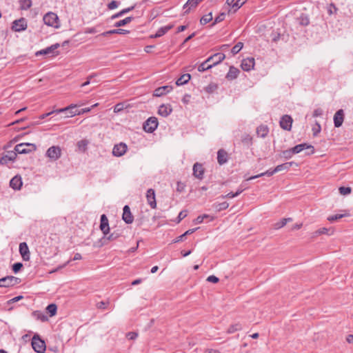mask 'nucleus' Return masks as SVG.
I'll return each mask as SVG.
<instances>
[{"label": "nucleus", "mask_w": 353, "mask_h": 353, "mask_svg": "<svg viewBox=\"0 0 353 353\" xmlns=\"http://www.w3.org/2000/svg\"><path fill=\"white\" fill-rule=\"evenodd\" d=\"M130 32V30L123 29V28H117L114 30H111L109 31H107L103 33L104 35L111 34H125Z\"/></svg>", "instance_id": "34"}, {"label": "nucleus", "mask_w": 353, "mask_h": 353, "mask_svg": "<svg viewBox=\"0 0 353 353\" xmlns=\"http://www.w3.org/2000/svg\"><path fill=\"white\" fill-rule=\"evenodd\" d=\"M78 105L71 104L68 107L56 110V113H65V117H72L79 115L78 110L77 109Z\"/></svg>", "instance_id": "4"}, {"label": "nucleus", "mask_w": 353, "mask_h": 353, "mask_svg": "<svg viewBox=\"0 0 353 353\" xmlns=\"http://www.w3.org/2000/svg\"><path fill=\"white\" fill-rule=\"evenodd\" d=\"M187 216V211L186 210H182L179 212L178 215V223H179L181 220H183L185 216Z\"/></svg>", "instance_id": "60"}, {"label": "nucleus", "mask_w": 353, "mask_h": 353, "mask_svg": "<svg viewBox=\"0 0 353 353\" xmlns=\"http://www.w3.org/2000/svg\"><path fill=\"white\" fill-rule=\"evenodd\" d=\"M336 10V8L333 4H330L327 8V12L330 14L335 13Z\"/></svg>", "instance_id": "62"}, {"label": "nucleus", "mask_w": 353, "mask_h": 353, "mask_svg": "<svg viewBox=\"0 0 353 353\" xmlns=\"http://www.w3.org/2000/svg\"><path fill=\"white\" fill-rule=\"evenodd\" d=\"M58 17L54 12H48L43 17V22H57Z\"/></svg>", "instance_id": "33"}, {"label": "nucleus", "mask_w": 353, "mask_h": 353, "mask_svg": "<svg viewBox=\"0 0 353 353\" xmlns=\"http://www.w3.org/2000/svg\"><path fill=\"white\" fill-rule=\"evenodd\" d=\"M100 221V230H101L104 236H106L109 234L110 227L108 219L105 214H102L101 216Z\"/></svg>", "instance_id": "15"}, {"label": "nucleus", "mask_w": 353, "mask_h": 353, "mask_svg": "<svg viewBox=\"0 0 353 353\" xmlns=\"http://www.w3.org/2000/svg\"><path fill=\"white\" fill-rule=\"evenodd\" d=\"M242 329V326L240 323H235L234 325H232L229 327L228 329L227 332L228 334L234 333L236 331L241 330Z\"/></svg>", "instance_id": "43"}, {"label": "nucleus", "mask_w": 353, "mask_h": 353, "mask_svg": "<svg viewBox=\"0 0 353 353\" xmlns=\"http://www.w3.org/2000/svg\"><path fill=\"white\" fill-rule=\"evenodd\" d=\"M158 127V120L154 117H151L148 118L145 123H143V130L146 132L152 133Z\"/></svg>", "instance_id": "6"}, {"label": "nucleus", "mask_w": 353, "mask_h": 353, "mask_svg": "<svg viewBox=\"0 0 353 353\" xmlns=\"http://www.w3.org/2000/svg\"><path fill=\"white\" fill-rule=\"evenodd\" d=\"M212 13L209 12L201 17L200 22H210L212 20Z\"/></svg>", "instance_id": "50"}, {"label": "nucleus", "mask_w": 353, "mask_h": 353, "mask_svg": "<svg viewBox=\"0 0 353 353\" xmlns=\"http://www.w3.org/2000/svg\"><path fill=\"white\" fill-rule=\"evenodd\" d=\"M204 170L201 164L196 163L193 166V174L199 179H202L203 178Z\"/></svg>", "instance_id": "21"}, {"label": "nucleus", "mask_w": 353, "mask_h": 353, "mask_svg": "<svg viewBox=\"0 0 353 353\" xmlns=\"http://www.w3.org/2000/svg\"><path fill=\"white\" fill-rule=\"evenodd\" d=\"M59 43H54L52 46L47 47L46 48L42 49L39 51H37L35 53L37 57L40 55H48L50 57H54L59 54V52L57 51V49L59 48Z\"/></svg>", "instance_id": "3"}, {"label": "nucleus", "mask_w": 353, "mask_h": 353, "mask_svg": "<svg viewBox=\"0 0 353 353\" xmlns=\"http://www.w3.org/2000/svg\"><path fill=\"white\" fill-rule=\"evenodd\" d=\"M280 126L285 130H290L292 128V119L290 116L285 114L283 115L280 120Z\"/></svg>", "instance_id": "12"}, {"label": "nucleus", "mask_w": 353, "mask_h": 353, "mask_svg": "<svg viewBox=\"0 0 353 353\" xmlns=\"http://www.w3.org/2000/svg\"><path fill=\"white\" fill-rule=\"evenodd\" d=\"M293 154H294V152H292V150L291 148V149L283 151L281 152V155L283 158H284L285 159H289L292 157Z\"/></svg>", "instance_id": "46"}, {"label": "nucleus", "mask_w": 353, "mask_h": 353, "mask_svg": "<svg viewBox=\"0 0 353 353\" xmlns=\"http://www.w3.org/2000/svg\"><path fill=\"white\" fill-rule=\"evenodd\" d=\"M346 216V214H337L335 215H332L327 217V220L330 222H333L334 221H336L338 219H340L341 218H343Z\"/></svg>", "instance_id": "48"}, {"label": "nucleus", "mask_w": 353, "mask_h": 353, "mask_svg": "<svg viewBox=\"0 0 353 353\" xmlns=\"http://www.w3.org/2000/svg\"><path fill=\"white\" fill-rule=\"evenodd\" d=\"M247 1L248 0H227L226 3L228 6V12H235L244 5Z\"/></svg>", "instance_id": "8"}, {"label": "nucleus", "mask_w": 353, "mask_h": 353, "mask_svg": "<svg viewBox=\"0 0 353 353\" xmlns=\"http://www.w3.org/2000/svg\"><path fill=\"white\" fill-rule=\"evenodd\" d=\"M128 146L124 143H119L118 144L114 145L112 149V154L114 157H121L123 156L127 151Z\"/></svg>", "instance_id": "9"}, {"label": "nucleus", "mask_w": 353, "mask_h": 353, "mask_svg": "<svg viewBox=\"0 0 353 353\" xmlns=\"http://www.w3.org/2000/svg\"><path fill=\"white\" fill-rule=\"evenodd\" d=\"M339 190L342 195H347L352 192V189L350 187H340Z\"/></svg>", "instance_id": "49"}, {"label": "nucleus", "mask_w": 353, "mask_h": 353, "mask_svg": "<svg viewBox=\"0 0 353 353\" xmlns=\"http://www.w3.org/2000/svg\"><path fill=\"white\" fill-rule=\"evenodd\" d=\"M217 161L220 165H223L228 161V153L223 149L217 152Z\"/></svg>", "instance_id": "26"}, {"label": "nucleus", "mask_w": 353, "mask_h": 353, "mask_svg": "<svg viewBox=\"0 0 353 353\" xmlns=\"http://www.w3.org/2000/svg\"><path fill=\"white\" fill-rule=\"evenodd\" d=\"M37 150V147L33 143H21L17 144L14 147V150L17 154H28L34 152Z\"/></svg>", "instance_id": "2"}, {"label": "nucleus", "mask_w": 353, "mask_h": 353, "mask_svg": "<svg viewBox=\"0 0 353 353\" xmlns=\"http://www.w3.org/2000/svg\"><path fill=\"white\" fill-rule=\"evenodd\" d=\"M89 142L86 139H82L77 142V146L78 150L81 152H85L87 150Z\"/></svg>", "instance_id": "32"}, {"label": "nucleus", "mask_w": 353, "mask_h": 353, "mask_svg": "<svg viewBox=\"0 0 353 353\" xmlns=\"http://www.w3.org/2000/svg\"><path fill=\"white\" fill-rule=\"evenodd\" d=\"M210 215L205 214L197 216V218L194 221L195 224H199L203 221L204 219H207V218H210Z\"/></svg>", "instance_id": "54"}, {"label": "nucleus", "mask_w": 353, "mask_h": 353, "mask_svg": "<svg viewBox=\"0 0 353 353\" xmlns=\"http://www.w3.org/2000/svg\"><path fill=\"white\" fill-rule=\"evenodd\" d=\"M323 234L331 235V234H333V230L331 229V228L328 229V228H321L317 230L314 233V236H319V235Z\"/></svg>", "instance_id": "38"}, {"label": "nucleus", "mask_w": 353, "mask_h": 353, "mask_svg": "<svg viewBox=\"0 0 353 353\" xmlns=\"http://www.w3.org/2000/svg\"><path fill=\"white\" fill-rule=\"evenodd\" d=\"M293 164H295L294 161L280 164L274 168V172H279L283 170H288Z\"/></svg>", "instance_id": "28"}, {"label": "nucleus", "mask_w": 353, "mask_h": 353, "mask_svg": "<svg viewBox=\"0 0 353 353\" xmlns=\"http://www.w3.org/2000/svg\"><path fill=\"white\" fill-rule=\"evenodd\" d=\"M240 71L239 69L234 66H230L229 71L226 74V79L228 80H234L238 77Z\"/></svg>", "instance_id": "25"}, {"label": "nucleus", "mask_w": 353, "mask_h": 353, "mask_svg": "<svg viewBox=\"0 0 353 353\" xmlns=\"http://www.w3.org/2000/svg\"><path fill=\"white\" fill-rule=\"evenodd\" d=\"M254 59L252 57H248L243 59L241 66L244 71L248 72L254 68Z\"/></svg>", "instance_id": "16"}, {"label": "nucleus", "mask_w": 353, "mask_h": 353, "mask_svg": "<svg viewBox=\"0 0 353 353\" xmlns=\"http://www.w3.org/2000/svg\"><path fill=\"white\" fill-rule=\"evenodd\" d=\"M118 6H119V2L116 1H112L108 4V8L110 10H113V9L117 8L118 7Z\"/></svg>", "instance_id": "63"}, {"label": "nucleus", "mask_w": 353, "mask_h": 353, "mask_svg": "<svg viewBox=\"0 0 353 353\" xmlns=\"http://www.w3.org/2000/svg\"><path fill=\"white\" fill-rule=\"evenodd\" d=\"M241 142L245 145L250 147L252 144V137L248 134H245L241 137Z\"/></svg>", "instance_id": "37"}, {"label": "nucleus", "mask_w": 353, "mask_h": 353, "mask_svg": "<svg viewBox=\"0 0 353 353\" xmlns=\"http://www.w3.org/2000/svg\"><path fill=\"white\" fill-rule=\"evenodd\" d=\"M17 154L14 151H8L0 159V164L6 165L10 162L14 161L17 158Z\"/></svg>", "instance_id": "11"}, {"label": "nucleus", "mask_w": 353, "mask_h": 353, "mask_svg": "<svg viewBox=\"0 0 353 353\" xmlns=\"http://www.w3.org/2000/svg\"><path fill=\"white\" fill-rule=\"evenodd\" d=\"M46 156L52 161H57L61 156V150L59 146L50 147L46 151Z\"/></svg>", "instance_id": "7"}, {"label": "nucleus", "mask_w": 353, "mask_h": 353, "mask_svg": "<svg viewBox=\"0 0 353 353\" xmlns=\"http://www.w3.org/2000/svg\"><path fill=\"white\" fill-rule=\"evenodd\" d=\"M229 206V203L226 201L222 203H214L212 207L216 212H220L227 209Z\"/></svg>", "instance_id": "30"}, {"label": "nucleus", "mask_w": 353, "mask_h": 353, "mask_svg": "<svg viewBox=\"0 0 353 353\" xmlns=\"http://www.w3.org/2000/svg\"><path fill=\"white\" fill-rule=\"evenodd\" d=\"M106 239L108 241H114L117 239L120 236V234L119 232H114L109 234L108 236H105Z\"/></svg>", "instance_id": "51"}, {"label": "nucleus", "mask_w": 353, "mask_h": 353, "mask_svg": "<svg viewBox=\"0 0 353 353\" xmlns=\"http://www.w3.org/2000/svg\"><path fill=\"white\" fill-rule=\"evenodd\" d=\"M305 149H311V152L308 153V154H312L314 152V147L305 143L296 145L292 148V152H294V154H298Z\"/></svg>", "instance_id": "19"}, {"label": "nucleus", "mask_w": 353, "mask_h": 353, "mask_svg": "<svg viewBox=\"0 0 353 353\" xmlns=\"http://www.w3.org/2000/svg\"><path fill=\"white\" fill-rule=\"evenodd\" d=\"M243 47L242 42H238L231 50V52L233 54H237Z\"/></svg>", "instance_id": "45"}, {"label": "nucleus", "mask_w": 353, "mask_h": 353, "mask_svg": "<svg viewBox=\"0 0 353 353\" xmlns=\"http://www.w3.org/2000/svg\"><path fill=\"white\" fill-rule=\"evenodd\" d=\"M27 28V23H12L11 29L14 32H21Z\"/></svg>", "instance_id": "36"}, {"label": "nucleus", "mask_w": 353, "mask_h": 353, "mask_svg": "<svg viewBox=\"0 0 353 353\" xmlns=\"http://www.w3.org/2000/svg\"><path fill=\"white\" fill-rule=\"evenodd\" d=\"M213 67V65H210L208 64V61H207V59L203 61V63H201L199 66H198V70L199 72H205L210 68H212Z\"/></svg>", "instance_id": "41"}, {"label": "nucleus", "mask_w": 353, "mask_h": 353, "mask_svg": "<svg viewBox=\"0 0 353 353\" xmlns=\"http://www.w3.org/2000/svg\"><path fill=\"white\" fill-rule=\"evenodd\" d=\"M321 130V128L320 124L316 123V126L312 128L313 135L316 136L320 132Z\"/></svg>", "instance_id": "57"}, {"label": "nucleus", "mask_w": 353, "mask_h": 353, "mask_svg": "<svg viewBox=\"0 0 353 353\" xmlns=\"http://www.w3.org/2000/svg\"><path fill=\"white\" fill-rule=\"evenodd\" d=\"M172 112V108L169 104H162L159 106L158 113L164 117H168Z\"/></svg>", "instance_id": "23"}, {"label": "nucleus", "mask_w": 353, "mask_h": 353, "mask_svg": "<svg viewBox=\"0 0 353 353\" xmlns=\"http://www.w3.org/2000/svg\"><path fill=\"white\" fill-rule=\"evenodd\" d=\"M123 220L128 224L132 223L134 221V217L130 212V207L126 205L123 207Z\"/></svg>", "instance_id": "20"}, {"label": "nucleus", "mask_w": 353, "mask_h": 353, "mask_svg": "<svg viewBox=\"0 0 353 353\" xmlns=\"http://www.w3.org/2000/svg\"><path fill=\"white\" fill-rule=\"evenodd\" d=\"M225 58V56L223 53L219 52L208 57L207 59V61H208V63L212 62L210 65H213V66H214L221 63Z\"/></svg>", "instance_id": "18"}, {"label": "nucleus", "mask_w": 353, "mask_h": 353, "mask_svg": "<svg viewBox=\"0 0 353 353\" xmlns=\"http://www.w3.org/2000/svg\"><path fill=\"white\" fill-rule=\"evenodd\" d=\"M132 9V8H126V9H123V10H121V12H118L117 14H114L112 16L111 19H114L117 17H121L123 16L124 14L128 12L130 10H131Z\"/></svg>", "instance_id": "53"}, {"label": "nucleus", "mask_w": 353, "mask_h": 353, "mask_svg": "<svg viewBox=\"0 0 353 353\" xmlns=\"http://www.w3.org/2000/svg\"><path fill=\"white\" fill-rule=\"evenodd\" d=\"M33 316H34L37 319L41 321L42 322L47 321L48 320V317L39 311H34L32 312Z\"/></svg>", "instance_id": "40"}, {"label": "nucleus", "mask_w": 353, "mask_h": 353, "mask_svg": "<svg viewBox=\"0 0 353 353\" xmlns=\"http://www.w3.org/2000/svg\"><path fill=\"white\" fill-rule=\"evenodd\" d=\"M19 3L21 8L23 10H27L32 6L31 0H20Z\"/></svg>", "instance_id": "44"}, {"label": "nucleus", "mask_w": 353, "mask_h": 353, "mask_svg": "<svg viewBox=\"0 0 353 353\" xmlns=\"http://www.w3.org/2000/svg\"><path fill=\"white\" fill-rule=\"evenodd\" d=\"M275 173H276V172H274V168L273 170H268L265 172L261 173V174L255 175V176H250V178L248 179V181L252 180V179L263 176H272Z\"/></svg>", "instance_id": "35"}, {"label": "nucleus", "mask_w": 353, "mask_h": 353, "mask_svg": "<svg viewBox=\"0 0 353 353\" xmlns=\"http://www.w3.org/2000/svg\"><path fill=\"white\" fill-rule=\"evenodd\" d=\"M172 28V26H166L165 27H162L158 30V31L154 34L150 35V38H158L163 35H164L169 30Z\"/></svg>", "instance_id": "27"}, {"label": "nucleus", "mask_w": 353, "mask_h": 353, "mask_svg": "<svg viewBox=\"0 0 353 353\" xmlns=\"http://www.w3.org/2000/svg\"><path fill=\"white\" fill-rule=\"evenodd\" d=\"M344 121V111L342 109L339 110L334 115V124L336 128L342 125Z\"/></svg>", "instance_id": "17"}, {"label": "nucleus", "mask_w": 353, "mask_h": 353, "mask_svg": "<svg viewBox=\"0 0 353 353\" xmlns=\"http://www.w3.org/2000/svg\"><path fill=\"white\" fill-rule=\"evenodd\" d=\"M22 267H23V264L21 263H20V262L15 263L12 265V270L14 273H17L18 272H19L21 270Z\"/></svg>", "instance_id": "55"}, {"label": "nucleus", "mask_w": 353, "mask_h": 353, "mask_svg": "<svg viewBox=\"0 0 353 353\" xmlns=\"http://www.w3.org/2000/svg\"><path fill=\"white\" fill-rule=\"evenodd\" d=\"M217 89V85L215 83H210L208 86L205 88V90L208 93H212L214 90Z\"/></svg>", "instance_id": "52"}, {"label": "nucleus", "mask_w": 353, "mask_h": 353, "mask_svg": "<svg viewBox=\"0 0 353 353\" xmlns=\"http://www.w3.org/2000/svg\"><path fill=\"white\" fill-rule=\"evenodd\" d=\"M172 88L169 85L159 87L154 90V96L161 97L163 94L170 92L172 90Z\"/></svg>", "instance_id": "24"}, {"label": "nucleus", "mask_w": 353, "mask_h": 353, "mask_svg": "<svg viewBox=\"0 0 353 353\" xmlns=\"http://www.w3.org/2000/svg\"><path fill=\"white\" fill-rule=\"evenodd\" d=\"M20 281V279L17 277L13 276H7L0 279V287L9 288L19 283Z\"/></svg>", "instance_id": "5"}, {"label": "nucleus", "mask_w": 353, "mask_h": 353, "mask_svg": "<svg viewBox=\"0 0 353 353\" xmlns=\"http://www.w3.org/2000/svg\"><path fill=\"white\" fill-rule=\"evenodd\" d=\"M292 219L291 218H284L281 219L280 221L276 223L274 225V229L278 230L283 226H285L288 222L291 221Z\"/></svg>", "instance_id": "39"}, {"label": "nucleus", "mask_w": 353, "mask_h": 353, "mask_svg": "<svg viewBox=\"0 0 353 353\" xmlns=\"http://www.w3.org/2000/svg\"><path fill=\"white\" fill-rule=\"evenodd\" d=\"M203 0H188L183 6V10L185 14H188L196 9L198 5Z\"/></svg>", "instance_id": "10"}, {"label": "nucleus", "mask_w": 353, "mask_h": 353, "mask_svg": "<svg viewBox=\"0 0 353 353\" xmlns=\"http://www.w3.org/2000/svg\"><path fill=\"white\" fill-rule=\"evenodd\" d=\"M19 253L23 261H29L30 257V250L26 242L19 244Z\"/></svg>", "instance_id": "14"}, {"label": "nucleus", "mask_w": 353, "mask_h": 353, "mask_svg": "<svg viewBox=\"0 0 353 353\" xmlns=\"http://www.w3.org/2000/svg\"><path fill=\"white\" fill-rule=\"evenodd\" d=\"M281 37V34L280 32H272V41L277 42Z\"/></svg>", "instance_id": "59"}, {"label": "nucleus", "mask_w": 353, "mask_h": 353, "mask_svg": "<svg viewBox=\"0 0 353 353\" xmlns=\"http://www.w3.org/2000/svg\"><path fill=\"white\" fill-rule=\"evenodd\" d=\"M46 310L49 313L50 316H53L57 313V307L55 304L51 303L47 306Z\"/></svg>", "instance_id": "42"}, {"label": "nucleus", "mask_w": 353, "mask_h": 353, "mask_svg": "<svg viewBox=\"0 0 353 353\" xmlns=\"http://www.w3.org/2000/svg\"><path fill=\"white\" fill-rule=\"evenodd\" d=\"M125 108H127V105L124 103H119L116 104L114 107V112L115 113L120 112L123 110H124Z\"/></svg>", "instance_id": "47"}, {"label": "nucleus", "mask_w": 353, "mask_h": 353, "mask_svg": "<svg viewBox=\"0 0 353 353\" xmlns=\"http://www.w3.org/2000/svg\"><path fill=\"white\" fill-rule=\"evenodd\" d=\"M146 199L148 203L150 206V208L152 209H155L157 208V202L155 197V192L153 189L150 188L147 190Z\"/></svg>", "instance_id": "13"}, {"label": "nucleus", "mask_w": 353, "mask_h": 353, "mask_svg": "<svg viewBox=\"0 0 353 353\" xmlns=\"http://www.w3.org/2000/svg\"><path fill=\"white\" fill-rule=\"evenodd\" d=\"M191 76L190 74H182L176 81L177 85H183L186 84L190 80Z\"/></svg>", "instance_id": "31"}, {"label": "nucleus", "mask_w": 353, "mask_h": 353, "mask_svg": "<svg viewBox=\"0 0 353 353\" xmlns=\"http://www.w3.org/2000/svg\"><path fill=\"white\" fill-rule=\"evenodd\" d=\"M185 184H184V183H182V182H181V181H178V182H177V183H176V190L178 192L181 193V192H183V191H184V190H185Z\"/></svg>", "instance_id": "56"}, {"label": "nucleus", "mask_w": 353, "mask_h": 353, "mask_svg": "<svg viewBox=\"0 0 353 353\" xmlns=\"http://www.w3.org/2000/svg\"><path fill=\"white\" fill-rule=\"evenodd\" d=\"M208 282L216 283L219 282V279L214 275H210L207 278Z\"/></svg>", "instance_id": "58"}, {"label": "nucleus", "mask_w": 353, "mask_h": 353, "mask_svg": "<svg viewBox=\"0 0 353 353\" xmlns=\"http://www.w3.org/2000/svg\"><path fill=\"white\" fill-rule=\"evenodd\" d=\"M268 128L265 125H261L256 128L257 135L262 138H265L268 135Z\"/></svg>", "instance_id": "29"}, {"label": "nucleus", "mask_w": 353, "mask_h": 353, "mask_svg": "<svg viewBox=\"0 0 353 353\" xmlns=\"http://www.w3.org/2000/svg\"><path fill=\"white\" fill-rule=\"evenodd\" d=\"M323 110L321 108H317L315 109L313 112V117H318L323 115Z\"/></svg>", "instance_id": "61"}, {"label": "nucleus", "mask_w": 353, "mask_h": 353, "mask_svg": "<svg viewBox=\"0 0 353 353\" xmlns=\"http://www.w3.org/2000/svg\"><path fill=\"white\" fill-rule=\"evenodd\" d=\"M31 345L33 350L37 353H43L46 348L45 341L37 334L32 336Z\"/></svg>", "instance_id": "1"}, {"label": "nucleus", "mask_w": 353, "mask_h": 353, "mask_svg": "<svg viewBox=\"0 0 353 353\" xmlns=\"http://www.w3.org/2000/svg\"><path fill=\"white\" fill-rule=\"evenodd\" d=\"M23 185L21 177L20 176H14L10 181V186L16 190L21 189Z\"/></svg>", "instance_id": "22"}, {"label": "nucleus", "mask_w": 353, "mask_h": 353, "mask_svg": "<svg viewBox=\"0 0 353 353\" xmlns=\"http://www.w3.org/2000/svg\"><path fill=\"white\" fill-rule=\"evenodd\" d=\"M137 336H138L137 333L134 332H128L127 334V337L130 340H134L135 339H137Z\"/></svg>", "instance_id": "64"}]
</instances>
